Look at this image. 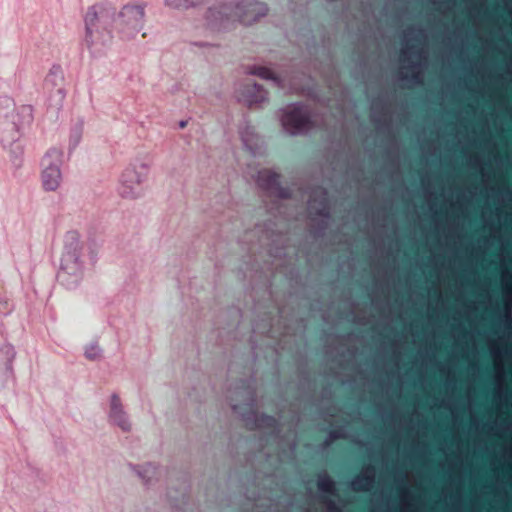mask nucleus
I'll return each instance as SVG.
<instances>
[{"mask_svg":"<svg viewBox=\"0 0 512 512\" xmlns=\"http://www.w3.org/2000/svg\"><path fill=\"white\" fill-rule=\"evenodd\" d=\"M63 152L58 148H50L42 159L41 180L46 191H55L62 180L60 165Z\"/></svg>","mask_w":512,"mask_h":512,"instance_id":"nucleus-5","label":"nucleus"},{"mask_svg":"<svg viewBox=\"0 0 512 512\" xmlns=\"http://www.w3.org/2000/svg\"><path fill=\"white\" fill-rule=\"evenodd\" d=\"M257 183L260 188L268 192L277 194L281 198H287L288 193L280 186V175L271 170H261L258 172Z\"/></svg>","mask_w":512,"mask_h":512,"instance_id":"nucleus-9","label":"nucleus"},{"mask_svg":"<svg viewBox=\"0 0 512 512\" xmlns=\"http://www.w3.org/2000/svg\"><path fill=\"white\" fill-rule=\"evenodd\" d=\"M251 74L257 75L263 79L275 80L274 73L266 67H255L250 71Z\"/></svg>","mask_w":512,"mask_h":512,"instance_id":"nucleus-15","label":"nucleus"},{"mask_svg":"<svg viewBox=\"0 0 512 512\" xmlns=\"http://www.w3.org/2000/svg\"><path fill=\"white\" fill-rule=\"evenodd\" d=\"M85 355L88 359L94 360L100 355L99 348L97 346H91L90 348L86 349Z\"/></svg>","mask_w":512,"mask_h":512,"instance_id":"nucleus-16","label":"nucleus"},{"mask_svg":"<svg viewBox=\"0 0 512 512\" xmlns=\"http://www.w3.org/2000/svg\"><path fill=\"white\" fill-rule=\"evenodd\" d=\"M267 12L268 7L262 2L225 3L219 8H209L205 18V29L215 31L227 28L230 22L236 20L244 25H250Z\"/></svg>","mask_w":512,"mask_h":512,"instance_id":"nucleus-2","label":"nucleus"},{"mask_svg":"<svg viewBox=\"0 0 512 512\" xmlns=\"http://www.w3.org/2000/svg\"><path fill=\"white\" fill-rule=\"evenodd\" d=\"M185 126H186V123H185V122H181V123H180V127H181V128H184Z\"/></svg>","mask_w":512,"mask_h":512,"instance_id":"nucleus-21","label":"nucleus"},{"mask_svg":"<svg viewBox=\"0 0 512 512\" xmlns=\"http://www.w3.org/2000/svg\"><path fill=\"white\" fill-rule=\"evenodd\" d=\"M242 139H243V142H244L245 146H247V147L251 148V147L249 146V144H248V139H247L244 135L242 136Z\"/></svg>","mask_w":512,"mask_h":512,"instance_id":"nucleus-20","label":"nucleus"},{"mask_svg":"<svg viewBox=\"0 0 512 512\" xmlns=\"http://www.w3.org/2000/svg\"><path fill=\"white\" fill-rule=\"evenodd\" d=\"M145 9L144 3H129L115 14L109 5L96 4L89 7L85 14L87 44L97 48L111 42V32L104 28L109 21L112 22L113 29L121 40L134 39L144 28Z\"/></svg>","mask_w":512,"mask_h":512,"instance_id":"nucleus-1","label":"nucleus"},{"mask_svg":"<svg viewBox=\"0 0 512 512\" xmlns=\"http://www.w3.org/2000/svg\"><path fill=\"white\" fill-rule=\"evenodd\" d=\"M204 0H165V4L172 8H188L203 3Z\"/></svg>","mask_w":512,"mask_h":512,"instance_id":"nucleus-14","label":"nucleus"},{"mask_svg":"<svg viewBox=\"0 0 512 512\" xmlns=\"http://www.w3.org/2000/svg\"><path fill=\"white\" fill-rule=\"evenodd\" d=\"M281 121L283 127L292 134L308 131L313 126L308 109L302 105L294 106L285 112Z\"/></svg>","mask_w":512,"mask_h":512,"instance_id":"nucleus-8","label":"nucleus"},{"mask_svg":"<svg viewBox=\"0 0 512 512\" xmlns=\"http://www.w3.org/2000/svg\"><path fill=\"white\" fill-rule=\"evenodd\" d=\"M33 111L32 105L16 106L13 98L0 94V141L4 146L20 139L22 132L34 120Z\"/></svg>","mask_w":512,"mask_h":512,"instance_id":"nucleus-3","label":"nucleus"},{"mask_svg":"<svg viewBox=\"0 0 512 512\" xmlns=\"http://www.w3.org/2000/svg\"><path fill=\"white\" fill-rule=\"evenodd\" d=\"M317 486L319 490L325 493L334 494L336 491L335 482L328 475L320 476Z\"/></svg>","mask_w":512,"mask_h":512,"instance_id":"nucleus-13","label":"nucleus"},{"mask_svg":"<svg viewBox=\"0 0 512 512\" xmlns=\"http://www.w3.org/2000/svg\"><path fill=\"white\" fill-rule=\"evenodd\" d=\"M138 171L135 167L126 168L120 179L119 192L122 197L135 198L140 194V185L147 175L148 167L141 165Z\"/></svg>","mask_w":512,"mask_h":512,"instance_id":"nucleus-7","label":"nucleus"},{"mask_svg":"<svg viewBox=\"0 0 512 512\" xmlns=\"http://www.w3.org/2000/svg\"><path fill=\"white\" fill-rule=\"evenodd\" d=\"M254 419L253 423L247 422V426L249 429H261V428H269L275 429L277 427V420L273 416H269L266 414L258 415L256 412H252Z\"/></svg>","mask_w":512,"mask_h":512,"instance_id":"nucleus-12","label":"nucleus"},{"mask_svg":"<svg viewBox=\"0 0 512 512\" xmlns=\"http://www.w3.org/2000/svg\"><path fill=\"white\" fill-rule=\"evenodd\" d=\"M330 512H339L340 510L334 505V503H330L329 505Z\"/></svg>","mask_w":512,"mask_h":512,"instance_id":"nucleus-19","label":"nucleus"},{"mask_svg":"<svg viewBox=\"0 0 512 512\" xmlns=\"http://www.w3.org/2000/svg\"><path fill=\"white\" fill-rule=\"evenodd\" d=\"M242 97L244 98V101L251 106L265 101L267 91L256 83L247 84L245 91L242 93Z\"/></svg>","mask_w":512,"mask_h":512,"instance_id":"nucleus-10","label":"nucleus"},{"mask_svg":"<svg viewBox=\"0 0 512 512\" xmlns=\"http://www.w3.org/2000/svg\"><path fill=\"white\" fill-rule=\"evenodd\" d=\"M63 243L64 246L58 278L62 282L66 281V276H74L76 280H78L82 275L80 255L83 246L80 241V235L76 231H69L65 234Z\"/></svg>","mask_w":512,"mask_h":512,"instance_id":"nucleus-4","label":"nucleus"},{"mask_svg":"<svg viewBox=\"0 0 512 512\" xmlns=\"http://www.w3.org/2000/svg\"><path fill=\"white\" fill-rule=\"evenodd\" d=\"M110 418L122 430H124V431L129 430L130 425L122 411L120 399L117 395H113L111 398Z\"/></svg>","mask_w":512,"mask_h":512,"instance_id":"nucleus-11","label":"nucleus"},{"mask_svg":"<svg viewBox=\"0 0 512 512\" xmlns=\"http://www.w3.org/2000/svg\"><path fill=\"white\" fill-rule=\"evenodd\" d=\"M64 74L60 66H53L44 79L43 88L48 95L49 106L59 110L66 97Z\"/></svg>","mask_w":512,"mask_h":512,"instance_id":"nucleus-6","label":"nucleus"},{"mask_svg":"<svg viewBox=\"0 0 512 512\" xmlns=\"http://www.w3.org/2000/svg\"><path fill=\"white\" fill-rule=\"evenodd\" d=\"M317 214L319 216H326L327 215V203H326V199H324L322 202H321V208L317 211Z\"/></svg>","mask_w":512,"mask_h":512,"instance_id":"nucleus-17","label":"nucleus"},{"mask_svg":"<svg viewBox=\"0 0 512 512\" xmlns=\"http://www.w3.org/2000/svg\"><path fill=\"white\" fill-rule=\"evenodd\" d=\"M330 436L331 438L333 439H338L341 437V434H340V430L339 429H334L330 432Z\"/></svg>","mask_w":512,"mask_h":512,"instance_id":"nucleus-18","label":"nucleus"}]
</instances>
